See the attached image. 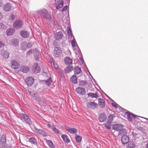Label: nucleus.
<instances>
[{"instance_id": "nucleus-1", "label": "nucleus", "mask_w": 148, "mask_h": 148, "mask_svg": "<svg viewBox=\"0 0 148 148\" xmlns=\"http://www.w3.org/2000/svg\"><path fill=\"white\" fill-rule=\"evenodd\" d=\"M37 13L40 15L41 19H45L47 21H50L51 19V15L46 9L42 8L36 10Z\"/></svg>"}, {"instance_id": "nucleus-2", "label": "nucleus", "mask_w": 148, "mask_h": 148, "mask_svg": "<svg viewBox=\"0 0 148 148\" xmlns=\"http://www.w3.org/2000/svg\"><path fill=\"white\" fill-rule=\"evenodd\" d=\"M19 116L22 119H24L25 121L27 124L31 125L32 123V122L28 116L26 114L20 113L19 114Z\"/></svg>"}, {"instance_id": "nucleus-3", "label": "nucleus", "mask_w": 148, "mask_h": 148, "mask_svg": "<svg viewBox=\"0 0 148 148\" xmlns=\"http://www.w3.org/2000/svg\"><path fill=\"white\" fill-rule=\"evenodd\" d=\"M34 80V78L29 77L26 78L25 82L28 86H31L33 84Z\"/></svg>"}, {"instance_id": "nucleus-4", "label": "nucleus", "mask_w": 148, "mask_h": 148, "mask_svg": "<svg viewBox=\"0 0 148 148\" xmlns=\"http://www.w3.org/2000/svg\"><path fill=\"white\" fill-rule=\"evenodd\" d=\"M34 128L35 130L39 134L43 137L47 136V133L41 129H38L35 126H34Z\"/></svg>"}, {"instance_id": "nucleus-5", "label": "nucleus", "mask_w": 148, "mask_h": 148, "mask_svg": "<svg viewBox=\"0 0 148 148\" xmlns=\"http://www.w3.org/2000/svg\"><path fill=\"white\" fill-rule=\"evenodd\" d=\"M40 69L39 66H38L37 63H35L32 67V71L35 73H38L40 71Z\"/></svg>"}, {"instance_id": "nucleus-6", "label": "nucleus", "mask_w": 148, "mask_h": 148, "mask_svg": "<svg viewBox=\"0 0 148 148\" xmlns=\"http://www.w3.org/2000/svg\"><path fill=\"white\" fill-rule=\"evenodd\" d=\"M23 25V22L21 20H16L13 23L14 27L16 28H20Z\"/></svg>"}, {"instance_id": "nucleus-7", "label": "nucleus", "mask_w": 148, "mask_h": 148, "mask_svg": "<svg viewBox=\"0 0 148 148\" xmlns=\"http://www.w3.org/2000/svg\"><path fill=\"white\" fill-rule=\"evenodd\" d=\"M130 138L126 135H123L121 137V141L123 145H125L129 142Z\"/></svg>"}, {"instance_id": "nucleus-8", "label": "nucleus", "mask_w": 148, "mask_h": 148, "mask_svg": "<svg viewBox=\"0 0 148 148\" xmlns=\"http://www.w3.org/2000/svg\"><path fill=\"white\" fill-rule=\"evenodd\" d=\"M61 49L59 47H55L53 51V54L55 57H58L61 53Z\"/></svg>"}, {"instance_id": "nucleus-9", "label": "nucleus", "mask_w": 148, "mask_h": 148, "mask_svg": "<svg viewBox=\"0 0 148 148\" xmlns=\"http://www.w3.org/2000/svg\"><path fill=\"white\" fill-rule=\"evenodd\" d=\"M87 107L90 109H94L97 107V104L94 102L90 101L87 105Z\"/></svg>"}, {"instance_id": "nucleus-10", "label": "nucleus", "mask_w": 148, "mask_h": 148, "mask_svg": "<svg viewBox=\"0 0 148 148\" xmlns=\"http://www.w3.org/2000/svg\"><path fill=\"white\" fill-rule=\"evenodd\" d=\"M63 34L61 31L56 33L54 34V37L56 39L59 40L61 39L63 37Z\"/></svg>"}, {"instance_id": "nucleus-11", "label": "nucleus", "mask_w": 148, "mask_h": 148, "mask_svg": "<svg viewBox=\"0 0 148 148\" xmlns=\"http://www.w3.org/2000/svg\"><path fill=\"white\" fill-rule=\"evenodd\" d=\"M20 34L23 38H28L29 37L30 33L27 31L23 30L20 32Z\"/></svg>"}, {"instance_id": "nucleus-12", "label": "nucleus", "mask_w": 148, "mask_h": 148, "mask_svg": "<svg viewBox=\"0 0 148 148\" xmlns=\"http://www.w3.org/2000/svg\"><path fill=\"white\" fill-rule=\"evenodd\" d=\"M11 67L13 69H18L20 66L18 62L15 60H12L11 62Z\"/></svg>"}, {"instance_id": "nucleus-13", "label": "nucleus", "mask_w": 148, "mask_h": 148, "mask_svg": "<svg viewBox=\"0 0 148 148\" xmlns=\"http://www.w3.org/2000/svg\"><path fill=\"white\" fill-rule=\"evenodd\" d=\"M76 92L79 94L84 95L86 93L85 89L81 87H79L77 88L76 90Z\"/></svg>"}, {"instance_id": "nucleus-14", "label": "nucleus", "mask_w": 148, "mask_h": 148, "mask_svg": "<svg viewBox=\"0 0 148 148\" xmlns=\"http://www.w3.org/2000/svg\"><path fill=\"white\" fill-rule=\"evenodd\" d=\"M12 6L9 3H8L4 6L3 10L6 12L10 11L12 8Z\"/></svg>"}, {"instance_id": "nucleus-15", "label": "nucleus", "mask_w": 148, "mask_h": 148, "mask_svg": "<svg viewBox=\"0 0 148 148\" xmlns=\"http://www.w3.org/2000/svg\"><path fill=\"white\" fill-rule=\"evenodd\" d=\"M122 128H123V125L121 124H115L112 126V129L116 131H119Z\"/></svg>"}, {"instance_id": "nucleus-16", "label": "nucleus", "mask_w": 148, "mask_h": 148, "mask_svg": "<svg viewBox=\"0 0 148 148\" xmlns=\"http://www.w3.org/2000/svg\"><path fill=\"white\" fill-rule=\"evenodd\" d=\"M65 129L71 134H74L77 132V130L75 128H72L68 127H66Z\"/></svg>"}, {"instance_id": "nucleus-17", "label": "nucleus", "mask_w": 148, "mask_h": 148, "mask_svg": "<svg viewBox=\"0 0 148 148\" xmlns=\"http://www.w3.org/2000/svg\"><path fill=\"white\" fill-rule=\"evenodd\" d=\"M33 54L34 57L36 60H38L39 58V51L36 49H35L34 50Z\"/></svg>"}, {"instance_id": "nucleus-18", "label": "nucleus", "mask_w": 148, "mask_h": 148, "mask_svg": "<svg viewBox=\"0 0 148 148\" xmlns=\"http://www.w3.org/2000/svg\"><path fill=\"white\" fill-rule=\"evenodd\" d=\"M107 117L104 113H101L99 115V120L100 122H104L106 120Z\"/></svg>"}, {"instance_id": "nucleus-19", "label": "nucleus", "mask_w": 148, "mask_h": 148, "mask_svg": "<svg viewBox=\"0 0 148 148\" xmlns=\"http://www.w3.org/2000/svg\"><path fill=\"white\" fill-rule=\"evenodd\" d=\"M63 1L62 0H59L55 4V6L57 9H59L63 6Z\"/></svg>"}, {"instance_id": "nucleus-20", "label": "nucleus", "mask_w": 148, "mask_h": 148, "mask_svg": "<svg viewBox=\"0 0 148 148\" xmlns=\"http://www.w3.org/2000/svg\"><path fill=\"white\" fill-rule=\"evenodd\" d=\"M29 69L28 66H23L20 68V70L24 73H27L29 71Z\"/></svg>"}, {"instance_id": "nucleus-21", "label": "nucleus", "mask_w": 148, "mask_h": 148, "mask_svg": "<svg viewBox=\"0 0 148 148\" xmlns=\"http://www.w3.org/2000/svg\"><path fill=\"white\" fill-rule=\"evenodd\" d=\"M64 62L66 65H71L72 64V60L69 57H66L64 59Z\"/></svg>"}, {"instance_id": "nucleus-22", "label": "nucleus", "mask_w": 148, "mask_h": 148, "mask_svg": "<svg viewBox=\"0 0 148 148\" xmlns=\"http://www.w3.org/2000/svg\"><path fill=\"white\" fill-rule=\"evenodd\" d=\"M125 113L127 114V119H128V120L132 122V117L131 116V115L134 117V118H135L136 115H134L132 113H131L130 112H126Z\"/></svg>"}, {"instance_id": "nucleus-23", "label": "nucleus", "mask_w": 148, "mask_h": 148, "mask_svg": "<svg viewBox=\"0 0 148 148\" xmlns=\"http://www.w3.org/2000/svg\"><path fill=\"white\" fill-rule=\"evenodd\" d=\"M73 69V67L71 66H67L65 69L64 71L66 73H68L71 72Z\"/></svg>"}, {"instance_id": "nucleus-24", "label": "nucleus", "mask_w": 148, "mask_h": 148, "mask_svg": "<svg viewBox=\"0 0 148 148\" xmlns=\"http://www.w3.org/2000/svg\"><path fill=\"white\" fill-rule=\"evenodd\" d=\"M15 32V29L13 28L8 29L6 30V34L8 36H11Z\"/></svg>"}, {"instance_id": "nucleus-25", "label": "nucleus", "mask_w": 148, "mask_h": 148, "mask_svg": "<svg viewBox=\"0 0 148 148\" xmlns=\"http://www.w3.org/2000/svg\"><path fill=\"white\" fill-rule=\"evenodd\" d=\"M1 54L2 56L5 58L7 59L9 56V53L4 50L1 51Z\"/></svg>"}, {"instance_id": "nucleus-26", "label": "nucleus", "mask_w": 148, "mask_h": 148, "mask_svg": "<svg viewBox=\"0 0 148 148\" xmlns=\"http://www.w3.org/2000/svg\"><path fill=\"white\" fill-rule=\"evenodd\" d=\"M118 135L119 136H123V135H126L127 134V130L122 128L119 131Z\"/></svg>"}, {"instance_id": "nucleus-27", "label": "nucleus", "mask_w": 148, "mask_h": 148, "mask_svg": "<svg viewBox=\"0 0 148 148\" xmlns=\"http://www.w3.org/2000/svg\"><path fill=\"white\" fill-rule=\"evenodd\" d=\"M74 72L75 74L78 75L81 73L82 71L79 66L75 67L74 69Z\"/></svg>"}, {"instance_id": "nucleus-28", "label": "nucleus", "mask_w": 148, "mask_h": 148, "mask_svg": "<svg viewBox=\"0 0 148 148\" xmlns=\"http://www.w3.org/2000/svg\"><path fill=\"white\" fill-rule=\"evenodd\" d=\"M6 138L5 135H2L0 139V144L4 145L6 142Z\"/></svg>"}, {"instance_id": "nucleus-29", "label": "nucleus", "mask_w": 148, "mask_h": 148, "mask_svg": "<svg viewBox=\"0 0 148 148\" xmlns=\"http://www.w3.org/2000/svg\"><path fill=\"white\" fill-rule=\"evenodd\" d=\"M135 147V144L132 141L129 142L126 146L127 148H134Z\"/></svg>"}, {"instance_id": "nucleus-30", "label": "nucleus", "mask_w": 148, "mask_h": 148, "mask_svg": "<svg viewBox=\"0 0 148 148\" xmlns=\"http://www.w3.org/2000/svg\"><path fill=\"white\" fill-rule=\"evenodd\" d=\"M61 138L65 142L68 143L70 142V140L68 138V136L66 135H62Z\"/></svg>"}, {"instance_id": "nucleus-31", "label": "nucleus", "mask_w": 148, "mask_h": 148, "mask_svg": "<svg viewBox=\"0 0 148 148\" xmlns=\"http://www.w3.org/2000/svg\"><path fill=\"white\" fill-rule=\"evenodd\" d=\"M99 103L101 108H103L105 107V103L104 100L99 99Z\"/></svg>"}, {"instance_id": "nucleus-32", "label": "nucleus", "mask_w": 148, "mask_h": 148, "mask_svg": "<svg viewBox=\"0 0 148 148\" xmlns=\"http://www.w3.org/2000/svg\"><path fill=\"white\" fill-rule=\"evenodd\" d=\"M88 85L87 81L84 80H81L80 81L79 85L81 87L85 86Z\"/></svg>"}, {"instance_id": "nucleus-33", "label": "nucleus", "mask_w": 148, "mask_h": 148, "mask_svg": "<svg viewBox=\"0 0 148 148\" xmlns=\"http://www.w3.org/2000/svg\"><path fill=\"white\" fill-rule=\"evenodd\" d=\"M71 82L74 84H76L77 82V79L76 76L74 75L70 79Z\"/></svg>"}, {"instance_id": "nucleus-34", "label": "nucleus", "mask_w": 148, "mask_h": 148, "mask_svg": "<svg viewBox=\"0 0 148 148\" xmlns=\"http://www.w3.org/2000/svg\"><path fill=\"white\" fill-rule=\"evenodd\" d=\"M46 143L51 148H55L54 145L52 143L51 140H47L46 141Z\"/></svg>"}, {"instance_id": "nucleus-35", "label": "nucleus", "mask_w": 148, "mask_h": 148, "mask_svg": "<svg viewBox=\"0 0 148 148\" xmlns=\"http://www.w3.org/2000/svg\"><path fill=\"white\" fill-rule=\"evenodd\" d=\"M29 141L30 143H33L34 145H36L37 144L36 140L34 137H32L30 138L29 140Z\"/></svg>"}, {"instance_id": "nucleus-36", "label": "nucleus", "mask_w": 148, "mask_h": 148, "mask_svg": "<svg viewBox=\"0 0 148 148\" xmlns=\"http://www.w3.org/2000/svg\"><path fill=\"white\" fill-rule=\"evenodd\" d=\"M88 97H90L91 98H97V95L96 93H93L90 92L87 94Z\"/></svg>"}, {"instance_id": "nucleus-37", "label": "nucleus", "mask_w": 148, "mask_h": 148, "mask_svg": "<svg viewBox=\"0 0 148 148\" xmlns=\"http://www.w3.org/2000/svg\"><path fill=\"white\" fill-rule=\"evenodd\" d=\"M52 82V80L51 79V77H50L45 81V84L48 86H49Z\"/></svg>"}, {"instance_id": "nucleus-38", "label": "nucleus", "mask_w": 148, "mask_h": 148, "mask_svg": "<svg viewBox=\"0 0 148 148\" xmlns=\"http://www.w3.org/2000/svg\"><path fill=\"white\" fill-rule=\"evenodd\" d=\"M115 116L114 114L110 115L108 116V121H107L111 123L113 120V118Z\"/></svg>"}, {"instance_id": "nucleus-39", "label": "nucleus", "mask_w": 148, "mask_h": 148, "mask_svg": "<svg viewBox=\"0 0 148 148\" xmlns=\"http://www.w3.org/2000/svg\"><path fill=\"white\" fill-rule=\"evenodd\" d=\"M12 44L15 46H17L18 45V42L17 39L15 38L11 40Z\"/></svg>"}, {"instance_id": "nucleus-40", "label": "nucleus", "mask_w": 148, "mask_h": 148, "mask_svg": "<svg viewBox=\"0 0 148 148\" xmlns=\"http://www.w3.org/2000/svg\"><path fill=\"white\" fill-rule=\"evenodd\" d=\"M111 123L107 121L106 123L104 124L105 127L106 129L110 130L111 129Z\"/></svg>"}, {"instance_id": "nucleus-41", "label": "nucleus", "mask_w": 148, "mask_h": 148, "mask_svg": "<svg viewBox=\"0 0 148 148\" xmlns=\"http://www.w3.org/2000/svg\"><path fill=\"white\" fill-rule=\"evenodd\" d=\"M67 33L69 38H71L73 35L72 34V31L71 29L69 27L67 28Z\"/></svg>"}, {"instance_id": "nucleus-42", "label": "nucleus", "mask_w": 148, "mask_h": 148, "mask_svg": "<svg viewBox=\"0 0 148 148\" xmlns=\"http://www.w3.org/2000/svg\"><path fill=\"white\" fill-rule=\"evenodd\" d=\"M75 139L77 142L80 143L82 140V138L79 135H75Z\"/></svg>"}, {"instance_id": "nucleus-43", "label": "nucleus", "mask_w": 148, "mask_h": 148, "mask_svg": "<svg viewBox=\"0 0 148 148\" xmlns=\"http://www.w3.org/2000/svg\"><path fill=\"white\" fill-rule=\"evenodd\" d=\"M51 129H52L53 132L56 134H59V132L58 130L55 127L54 125L52 126Z\"/></svg>"}, {"instance_id": "nucleus-44", "label": "nucleus", "mask_w": 148, "mask_h": 148, "mask_svg": "<svg viewBox=\"0 0 148 148\" xmlns=\"http://www.w3.org/2000/svg\"><path fill=\"white\" fill-rule=\"evenodd\" d=\"M132 134L134 139H135V138H138L139 137V135L138 133H135L134 132H132Z\"/></svg>"}, {"instance_id": "nucleus-45", "label": "nucleus", "mask_w": 148, "mask_h": 148, "mask_svg": "<svg viewBox=\"0 0 148 148\" xmlns=\"http://www.w3.org/2000/svg\"><path fill=\"white\" fill-rule=\"evenodd\" d=\"M71 43L73 47H75L76 45V44L77 43L75 40L74 37L72 40L71 41Z\"/></svg>"}, {"instance_id": "nucleus-46", "label": "nucleus", "mask_w": 148, "mask_h": 148, "mask_svg": "<svg viewBox=\"0 0 148 148\" xmlns=\"http://www.w3.org/2000/svg\"><path fill=\"white\" fill-rule=\"evenodd\" d=\"M112 106L115 108H118L119 106V105L116 103L115 102L113 101V102L111 103Z\"/></svg>"}, {"instance_id": "nucleus-47", "label": "nucleus", "mask_w": 148, "mask_h": 148, "mask_svg": "<svg viewBox=\"0 0 148 148\" xmlns=\"http://www.w3.org/2000/svg\"><path fill=\"white\" fill-rule=\"evenodd\" d=\"M56 70L57 72L60 75H61L62 74V70L61 69H60V68L58 67V68L56 69Z\"/></svg>"}, {"instance_id": "nucleus-48", "label": "nucleus", "mask_w": 148, "mask_h": 148, "mask_svg": "<svg viewBox=\"0 0 148 148\" xmlns=\"http://www.w3.org/2000/svg\"><path fill=\"white\" fill-rule=\"evenodd\" d=\"M6 27L5 25L3 23H0V28L2 29H5Z\"/></svg>"}, {"instance_id": "nucleus-49", "label": "nucleus", "mask_w": 148, "mask_h": 148, "mask_svg": "<svg viewBox=\"0 0 148 148\" xmlns=\"http://www.w3.org/2000/svg\"><path fill=\"white\" fill-rule=\"evenodd\" d=\"M11 147L12 146L10 145L8 146L6 145H3L2 146L1 148H11Z\"/></svg>"}, {"instance_id": "nucleus-50", "label": "nucleus", "mask_w": 148, "mask_h": 148, "mask_svg": "<svg viewBox=\"0 0 148 148\" xmlns=\"http://www.w3.org/2000/svg\"><path fill=\"white\" fill-rule=\"evenodd\" d=\"M10 18L12 20H14L15 19V16L13 14H12L10 15Z\"/></svg>"}, {"instance_id": "nucleus-51", "label": "nucleus", "mask_w": 148, "mask_h": 148, "mask_svg": "<svg viewBox=\"0 0 148 148\" xmlns=\"http://www.w3.org/2000/svg\"><path fill=\"white\" fill-rule=\"evenodd\" d=\"M32 44L31 43H28L27 45V47L28 48H30L32 47Z\"/></svg>"}, {"instance_id": "nucleus-52", "label": "nucleus", "mask_w": 148, "mask_h": 148, "mask_svg": "<svg viewBox=\"0 0 148 148\" xmlns=\"http://www.w3.org/2000/svg\"><path fill=\"white\" fill-rule=\"evenodd\" d=\"M68 8V7L67 5H66L61 10L62 12H64L67 10Z\"/></svg>"}, {"instance_id": "nucleus-53", "label": "nucleus", "mask_w": 148, "mask_h": 148, "mask_svg": "<svg viewBox=\"0 0 148 148\" xmlns=\"http://www.w3.org/2000/svg\"><path fill=\"white\" fill-rule=\"evenodd\" d=\"M33 52V50L32 49L29 50V51L27 52V55H30Z\"/></svg>"}, {"instance_id": "nucleus-54", "label": "nucleus", "mask_w": 148, "mask_h": 148, "mask_svg": "<svg viewBox=\"0 0 148 148\" xmlns=\"http://www.w3.org/2000/svg\"><path fill=\"white\" fill-rule=\"evenodd\" d=\"M53 65L54 67L56 69L59 67L58 66L57 64L55 62H53Z\"/></svg>"}, {"instance_id": "nucleus-55", "label": "nucleus", "mask_w": 148, "mask_h": 148, "mask_svg": "<svg viewBox=\"0 0 148 148\" xmlns=\"http://www.w3.org/2000/svg\"><path fill=\"white\" fill-rule=\"evenodd\" d=\"M42 75H43L46 77H47L48 76L47 73L45 72H44V71H43L42 72Z\"/></svg>"}, {"instance_id": "nucleus-56", "label": "nucleus", "mask_w": 148, "mask_h": 148, "mask_svg": "<svg viewBox=\"0 0 148 148\" xmlns=\"http://www.w3.org/2000/svg\"><path fill=\"white\" fill-rule=\"evenodd\" d=\"M29 94L30 95H31V96L34 97L35 96V94L33 93L32 92H31L29 91Z\"/></svg>"}, {"instance_id": "nucleus-57", "label": "nucleus", "mask_w": 148, "mask_h": 148, "mask_svg": "<svg viewBox=\"0 0 148 148\" xmlns=\"http://www.w3.org/2000/svg\"><path fill=\"white\" fill-rule=\"evenodd\" d=\"M4 46V44L0 41V48L3 47Z\"/></svg>"}, {"instance_id": "nucleus-58", "label": "nucleus", "mask_w": 148, "mask_h": 148, "mask_svg": "<svg viewBox=\"0 0 148 148\" xmlns=\"http://www.w3.org/2000/svg\"><path fill=\"white\" fill-rule=\"evenodd\" d=\"M47 126L48 127L51 128L52 127V126H51V124H47Z\"/></svg>"}, {"instance_id": "nucleus-59", "label": "nucleus", "mask_w": 148, "mask_h": 148, "mask_svg": "<svg viewBox=\"0 0 148 148\" xmlns=\"http://www.w3.org/2000/svg\"><path fill=\"white\" fill-rule=\"evenodd\" d=\"M2 5V2L0 0V7H1V6Z\"/></svg>"}, {"instance_id": "nucleus-60", "label": "nucleus", "mask_w": 148, "mask_h": 148, "mask_svg": "<svg viewBox=\"0 0 148 148\" xmlns=\"http://www.w3.org/2000/svg\"><path fill=\"white\" fill-rule=\"evenodd\" d=\"M2 16L1 15V12H0V20H1L2 18Z\"/></svg>"}, {"instance_id": "nucleus-61", "label": "nucleus", "mask_w": 148, "mask_h": 148, "mask_svg": "<svg viewBox=\"0 0 148 148\" xmlns=\"http://www.w3.org/2000/svg\"><path fill=\"white\" fill-rule=\"evenodd\" d=\"M146 148H148V142L147 143L146 145Z\"/></svg>"}, {"instance_id": "nucleus-62", "label": "nucleus", "mask_w": 148, "mask_h": 148, "mask_svg": "<svg viewBox=\"0 0 148 148\" xmlns=\"http://www.w3.org/2000/svg\"><path fill=\"white\" fill-rule=\"evenodd\" d=\"M80 60H82V62L83 61V60L82 58H80Z\"/></svg>"}, {"instance_id": "nucleus-63", "label": "nucleus", "mask_w": 148, "mask_h": 148, "mask_svg": "<svg viewBox=\"0 0 148 148\" xmlns=\"http://www.w3.org/2000/svg\"><path fill=\"white\" fill-rule=\"evenodd\" d=\"M2 106V104L1 103V102H0V107H1Z\"/></svg>"}, {"instance_id": "nucleus-64", "label": "nucleus", "mask_w": 148, "mask_h": 148, "mask_svg": "<svg viewBox=\"0 0 148 148\" xmlns=\"http://www.w3.org/2000/svg\"><path fill=\"white\" fill-rule=\"evenodd\" d=\"M86 148H89V147H86Z\"/></svg>"}]
</instances>
